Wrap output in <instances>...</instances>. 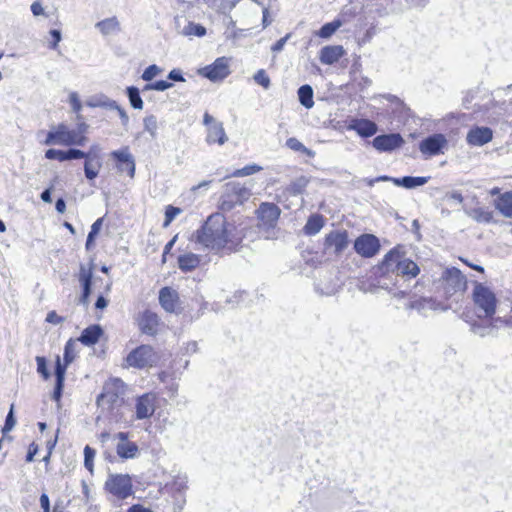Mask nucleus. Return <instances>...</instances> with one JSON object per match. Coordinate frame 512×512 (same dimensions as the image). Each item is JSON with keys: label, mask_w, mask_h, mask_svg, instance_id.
<instances>
[{"label": "nucleus", "mask_w": 512, "mask_h": 512, "mask_svg": "<svg viewBox=\"0 0 512 512\" xmlns=\"http://www.w3.org/2000/svg\"><path fill=\"white\" fill-rule=\"evenodd\" d=\"M69 103L74 112L79 113L82 109V104L79 99V95L76 92H71L69 94Z\"/></svg>", "instance_id": "51"}, {"label": "nucleus", "mask_w": 512, "mask_h": 512, "mask_svg": "<svg viewBox=\"0 0 512 512\" xmlns=\"http://www.w3.org/2000/svg\"><path fill=\"white\" fill-rule=\"evenodd\" d=\"M90 153H85L79 149H69L68 151H65V161L72 160V159H81L86 158L89 159Z\"/></svg>", "instance_id": "48"}, {"label": "nucleus", "mask_w": 512, "mask_h": 512, "mask_svg": "<svg viewBox=\"0 0 512 512\" xmlns=\"http://www.w3.org/2000/svg\"><path fill=\"white\" fill-rule=\"evenodd\" d=\"M103 331L99 325H91L83 330L81 336L76 340L86 346L94 345L98 342Z\"/></svg>", "instance_id": "26"}, {"label": "nucleus", "mask_w": 512, "mask_h": 512, "mask_svg": "<svg viewBox=\"0 0 512 512\" xmlns=\"http://www.w3.org/2000/svg\"><path fill=\"white\" fill-rule=\"evenodd\" d=\"M45 157L49 160L57 159L60 162L65 161V151L57 150V149H48L45 152Z\"/></svg>", "instance_id": "50"}, {"label": "nucleus", "mask_w": 512, "mask_h": 512, "mask_svg": "<svg viewBox=\"0 0 512 512\" xmlns=\"http://www.w3.org/2000/svg\"><path fill=\"white\" fill-rule=\"evenodd\" d=\"M100 168H101L100 162H97L94 165L92 163V158L89 157V159H86V162L84 164V172H85L86 178L89 180H94L98 176Z\"/></svg>", "instance_id": "40"}, {"label": "nucleus", "mask_w": 512, "mask_h": 512, "mask_svg": "<svg viewBox=\"0 0 512 512\" xmlns=\"http://www.w3.org/2000/svg\"><path fill=\"white\" fill-rule=\"evenodd\" d=\"M96 455V451L90 446L84 448V465L92 473L93 472V460Z\"/></svg>", "instance_id": "44"}, {"label": "nucleus", "mask_w": 512, "mask_h": 512, "mask_svg": "<svg viewBox=\"0 0 512 512\" xmlns=\"http://www.w3.org/2000/svg\"><path fill=\"white\" fill-rule=\"evenodd\" d=\"M127 512H152V511L148 508L141 506V505H133L128 509Z\"/></svg>", "instance_id": "64"}, {"label": "nucleus", "mask_w": 512, "mask_h": 512, "mask_svg": "<svg viewBox=\"0 0 512 512\" xmlns=\"http://www.w3.org/2000/svg\"><path fill=\"white\" fill-rule=\"evenodd\" d=\"M290 38V34H287L286 36L280 38L272 47L271 50L275 53L280 52L283 50L287 40Z\"/></svg>", "instance_id": "54"}, {"label": "nucleus", "mask_w": 512, "mask_h": 512, "mask_svg": "<svg viewBox=\"0 0 512 512\" xmlns=\"http://www.w3.org/2000/svg\"><path fill=\"white\" fill-rule=\"evenodd\" d=\"M76 346L77 341L70 339L64 348V364L61 363L60 358L57 357L56 367H55V376H56V384L53 392V399L55 401H59L62 395V389L64 385L65 373L67 366L75 359L76 357Z\"/></svg>", "instance_id": "5"}, {"label": "nucleus", "mask_w": 512, "mask_h": 512, "mask_svg": "<svg viewBox=\"0 0 512 512\" xmlns=\"http://www.w3.org/2000/svg\"><path fill=\"white\" fill-rule=\"evenodd\" d=\"M348 246L347 233L333 231L325 238L326 249L333 250L334 253L340 254Z\"/></svg>", "instance_id": "21"}, {"label": "nucleus", "mask_w": 512, "mask_h": 512, "mask_svg": "<svg viewBox=\"0 0 512 512\" xmlns=\"http://www.w3.org/2000/svg\"><path fill=\"white\" fill-rule=\"evenodd\" d=\"M254 80L257 84L261 85L263 88L268 89L270 87V78L267 75L266 71L263 69H260L256 72L254 75Z\"/></svg>", "instance_id": "45"}, {"label": "nucleus", "mask_w": 512, "mask_h": 512, "mask_svg": "<svg viewBox=\"0 0 512 512\" xmlns=\"http://www.w3.org/2000/svg\"><path fill=\"white\" fill-rule=\"evenodd\" d=\"M298 98L305 108L310 109L314 106L313 89L310 85H302L298 89Z\"/></svg>", "instance_id": "34"}, {"label": "nucleus", "mask_w": 512, "mask_h": 512, "mask_svg": "<svg viewBox=\"0 0 512 512\" xmlns=\"http://www.w3.org/2000/svg\"><path fill=\"white\" fill-rule=\"evenodd\" d=\"M280 213L279 207L274 203H261L257 209L260 225L268 229H273L276 226Z\"/></svg>", "instance_id": "13"}, {"label": "nucleus", "mask_w": 512, "mask_h": 512, "mask_svg": "<svg viewBox=\"0 0 512 512\" xmlns=\"http://www.w3.org/2000/svg\"><path fill=\"white\" fill-rule=\"evenodd\" d=\"M468 214L477 222L489 223L492 220V213L482 208H475L471 210Z\"/></svg>", "instance_id": "41"}, {"label": "nucleus", "mask_w": 512, "mask_h": 512, "mask_svg": "<svg viewBox=\"0 0 512 512\" xmlns=\"http://www.w3.org/2000/svg\"><path fill=\"white\" fill-rule=\"evenodd\" d=\"M144 130L148 132L152 139L157 137L158 122L154 115L146 116L143 119Z\"/></svg>", "instance_id": "39"}, {"label": "nucleus", "mask_w": 512, "mask_h": 512, "mask_svg": "<svg viewBox=\"0 0 512 512\" xmlns=\"http://www.w3.org/2000/svg\"><path fill=\"white\" fill-rule=\"evenodd\" d=\"M472 285L471 299L478 319H492L499 304L496 293L485 283L474 281Z\"/></svg>", "instance_id": "3"}, {"label": "nucleus", "mask_w": 512, "mask_h": 512, "mask_svg": "<svg viewBox=\"0 0 512 512\" xmlns=\"http://www.w3.org/2000/svg\"><path fill=\"white\" fill-rule=\"evenodd\" d=\"M87 105L90 107H96V106H105L109 109L116 110L119 114V117L121 119V122L124 126H126L129 122V117L126 113V111L121 108L116 101L114 100H107L103 103H93V102H87Z\"/></svg>", "instance_id": "33"}, {"label": "nucleus", "mask_w": 512, "mask_h": 512, "mask_svg": "<svg viewBox=\"0 0 512 512\" xmlns=\"http://www.w3.org/2000/svg\"><path fill=\"white\" fill-rule=\"evenodd\" d=\"M15 424H16V420L13 415V406H12L7 417H6L3 432L6 433V432L11 431L13 429V427L15 426Z\"/></svg>", "instance_id": "52"}, {"label": "nucleus", "mask_w": 512, "mask_h": 512, "mask_svg": "<svg viewBox=\"0 0 512 512\" xmlns=\"http://www.w3.org/2000/svg\"><path fill=\"white\" fill-rule=\"evenodd\" d=\"M380 248L379 240L371 234H363L359 236L354 243L355 251L362 257H373Z\"/></svg>", "instance_id": "14"}, {"label": "nucleus", "mask_w": 512, "mask_h": 512, "mask_svg": "<svg viewBox=\"0 0 512 512\" xmlns=\"http://www.w3.org/2000/svg\"><path fill=\"white\" fill-rule=\"evenodd\" d=\"M172 86H173L172 83L164 81V80H160V81H156L151 84H147L144 87V90L165 91V90L171 88Z\"/></svg>", "instance_id": "47"}, {"label": "nucleus", "mask_w": 512, "mask_h": 512, "mask_svg": "<svg viewBox=\"0 0 512 512\" xmlns=\"http://www.w3.org/2000/svg\"><path fill=\"white\" fill-rule=\"evenodd\" d=\"M442 279L445 283L446 293L452 295L456 292H463L467 286V279L461 271L455 267L447 268L443 274Z\"/></svg>", "instance_id": "11"}, {"label": "nucleus", "mask_w": 512, "mask_h": 512, "mask_svg": "<svg viewBox=\"0 0 512 512\" xmlns=\"http://www.w3.org/2000/svg\"><path fill=\"white\" fill-rule=\"evenodd\" d=\"M37 451H38V446L36 444L32 443L29 446V450H28V453H27V456H26V461L27 462H32L33 459H34L35 454L37 453Z\"/></svg>", "instance_id": "62"}, {"label": "nucleus", "mask_w": 512, "mask_h": 512, "mask_svg": "<svg viewBox=\"0 0 512 512\" xmlns=\"http://www.w3.org/2000/svg\"><path fill=\"white\" fill-rule=\"evenodd\" d=\"M157 362V356L150 345H141L132 350L126 357L130 367L143 369L152 367Z\"/></svg>", "instance_id": "8"}, {"label": "nucleus", "mask_w": 512, "mask_h": 512, "mask_svg": "<svg viewBox=\"0 0 512 512\" xmlns=\"http://www.w3.org/2000/svg\"><path fill=\"white\" fill-rule=\"evenodd\" d=\"M86 137L82 136L79 132L74 129H70L66 124L61 123L56 126H52L50 131L47 133L44 141L45 145H84Z\"/></svg>", "instance_id": "4"}, {"label": "nucleus", "mask_w": 512, "mask_h": 512, "mask_svg": "<svg viewBox=\"0 0 512 512\" xmlns=\"http://www.w3.org/2000/svg\"><path fill=\"white\" fill-rule=\"evenodd\" d=\"M341 26L342 22L340 20H334L324 24L317 34L319 37L327 39L331 37Z\"/></svg>", "instance_id": "37"}, {"label": "nucleus", "mask_w": 512, "mask_h": 512, "mask_svg": "<svg viewBox=\"0 0 512 512\" xmlns=\"http://www.w3.org/2000/svg\"><path fill=\"white\" fill-rule=\"evenodd\" d=\"M95 26L104 36L115 33L120 29V23L116 17L106 18L97 22Z\"/></svg>", "instance_id": "30"}, {"label": "nucleus", "mask_w": 512, "mask_h": 512, "mask_svg": "<svg viewBox=\"0 0 512 512\" xmlns=\"http://www.w3.org/2000/svg\"><path fill=\"white\" fill-rule=\"evenodd\" d=\"M348 129L356 131L362 137H370L377 132V125L368 119H353Z\"/></svg>", "instance_id": "24"}, {"label": "nucleus", "mask_w": 512, "mask_h": 512, "mask_svg": "<svg viewBox=\"0 0 512 512\" xmlns=\"http://www.w3.org/2000/svg\"><path fill=\"white\" fill-rule=\"evenodd\" d=\"M286 146L296 152H302L303 154L307 155L308 157L313 158L315 156V152L311 149L307 148L303 145L302 142H300L295 137H290L286 140Z\"/></svg>", "instance_id": "35"}, {"label": "nucleus", "mask_w": 512, "mask_h": 512, "mask_svg": "<svg viewBox=\"0 0 512 512\" xmlns=\"http://www.w3.org/2000/svg\"><path fill=\"white\" fill-rule=\"evenodd\" d=\"M496 321H499L500 324L505 325L506 327L512 329V309L509 314L504 317H497Z\"/></svg>", "instance_id": "58"}, {"label": "nucleus", "mask_w": 512, "mask_h": 512, "mask_svg": "<svg viewBox=\"0 0 512 512\" xmlns=\"http://www.w3.org/2000/svg\"><path fill=\"white\" fill-rule=\"evenodd\" d=\"M173 488L177 491H184L187 488V479L185 476L177 477L173 483Z\"/></svg>", "instance_id": "53"}, {"label": "nucleus", "mask_w": 512, "mask_h": 512, "mask_svg": "<svg viewBox=\"0 0 512 512\" xmlns=\"http://www.w3.org/2000/svg\"><path fill=\"white\" fill-rule=\"evenodd\" d=\"M447 143L443 134H433L420 142L419 149L424 155L434 156L442 153Z\"/></svg>", "instance_id": "15"}, {"label": "nucleus", "mask_w": 512, "mask_h": 512, "mask_svg": "<svg viewBox=\"0 0 512 512\" xmlns=\"http://www.w3.org/2000/svg\"><path fill=\"white\" fill-rule=\"evenodd\" d=\"M251 192L250 189L238 182H230L225 185L223 195L221 197V205L223 209L230 210L237 204H242L248 200Z\"/></svg>", "instance_id": "7"}, {"label": "nucleus", "mask_w": 512, "mask_h": 512, "mask_svg": "<svg viewBox=\"0 0 512 512\" xmlns=\"http://www.w3.org/2000/svg\"><path fill=\"white\" fill-rule=\"evenodd\" d=\"M198 73L212 82L222 81L230 74L229 60L219 57L212 64L200 68Z\"/></svg>", "instance_id": "9"}, {"label": "nucleus", "mask_w": 512, "mask_h": 512, "mask_svg": "<svg viewBox=\"0 0 512 512\" xmlns=\"http://www.w3.org/2000/svg\"><path fill=\"white\" fill-rule=\"evenodd\" d=\"M157 395L149 392L135 399V418L137 420L149 419L156 410Z\"/></svg>", "instance_id": "12"}, {"label": "nucleus", "mask_w": 512, "mask_h": 512, "mask_svg": "<svg viewBox=\"0 0 512 512\" xmlns=\"http://www.w3.org/2000/svg\"><path fill=\"white\" fill-rule=\"evenodd\" d=\"M36 362H37L38 373H40L44 377V379H48L50 374L47 369L46 359L44 357L37 356Z\"/></svg>", "instance_id": "49"}, {"label": "nucleus", "mask_w": 512, "mask_h": 512, "mask_svg": "<svg viewBox=\"0 0 512 512\" xmlns=\"http://www.w3.org/2000/svg\"><path fill=\"white\" fill-rule=\"evenodd\" d=\"M178 299V293L170 287H164L159 291V303L166 312L176 311Z\"/></svg>", "instance_id": "23"}, {"label": "nucleus", "mask_w": 512, "mask_h": 512, "mask_svg": "<svg viewBox=\"0 0 512 512\" xmlns=\"http://www.w3.org/2000/svg\"><path fill=\"white\" fill-rule=\"evenodd\" d=\"M138 325L142 333L155 335L160 326L158 315L150 310H145L138 318Z\"/></svg>", "instance_id": "16"}, {"label": "nucleus", "mask_w": 512, "mask_h": 512, "mask_svg": "<svg viewBox=\"0 0 512 512\" xmlns=\"http://www.w3.org/2000/svg\"><path fill=\"white\" fill-rule=\"evenodd\" d=\"M402 143L403 139L399 134L380 135L373 139V147L378 151H392Z\"/></svg>", "instance_id": "19"}, {"label": "nucleus", "mask_w": 512, "mask_h": 512, "mask_svg": "<svg viewBox=\"0 0 512 512\" xmlns=\"http://www.w3.org/2000/svg\"><path fill=\"white\" fill-rule=\"evenodd\" d=\"M492 130L488 127H474L467 133L466 140L472 146H482L492 140Z\"/></svg>", "instance_id": "20"}, {"label": "nucleus", "mask_w": 512, "mask_h": 512, "mask_svg": "<svg viewBox=\"0 0 512 512\" xmlns=\"http://www.w3.org/2000/svg\"><path fill=\"white\" fill-rule=\"evenodd\" d=\"M345 50L341 45L324 46L319 52V60L322 64L332 65L336 63L343 55Z\"/></svg>", "instance_id": "22"}, {"label": "nucleus", "mask_w": 512, "mask_h": 512, "mask_svg": "<svg viewBox=\"0 0 512 512\" xmlns=\"http://www.w3.org/2000/svg\"><path fill=\"white\" fill-rule=\"evenodd\" d=\"M102 221H103L102 218H99L92 224L91 230L88 234L90 236V238H95L98 235V233L102 227Z\"/></svg>", "instance_id": "55"}, {"label": "nucleus", "mask_w": 512, "mask_h": 512, "mask_svg": "<svg viewBox=\"0 0 512 512\" xmlns=\"http://www.w3.org/2000/svg\"><path fill=\"white\" fill-rule=\"evenodd\" d=\"M138 446L131 441L119 442L116 446V453L122 459H133L138 454Z\"/></svg>", "instance_id": "28"}, {"label": "nucleus", "mask_w": 512, "mask_h": 512, "mask_svg": "<svg viewBox=\"0 0 512 512\" xmlns=\"http://www.w3.org/2000/svg\"><path fill=\"white\" fill-rule=\"evenodd\" d=\"M105 489L117 499L124 500L133 494L132 479L128 474H110Z\"/></svg>", "instance_id": "6"}, {"label": "nucleus", "mask_w": 512, "mask_h": 512, "mask_svg": "<svg viewBox=\"0 0 512 512\" xmlns=\"http://www.w3.org/2000/svg\"><path fill=\"white\" fill-rule=\"evenodd\" d=\"M181 34L184 36L202 37L206 34V29L204 26H202L200 24H196L194 22H188L181 30Z\"/></svg>", "instance_id": "36"}, {"label": "nucleus", "mask_w": 512, "mask_h": 512, "mask_svg": "<svg viewBox=\"0 0 512 512\" xmlns=\"http://www.w3.org/2000/svg\"><path fill=\"white\" fill-rule=\"evenodd\" d=\"M496 209L505 217L512 218V192H505L495 201Z\"/></svg>", "instance_id": "27"}, {"label": "nucleus", "mask_w": 512, "mask_h": 512, "mask_svg": "<svg viewBox=\"0 0 512 512\" xmlns=\"http://www.w3.org/2000/svg\"><path fill=\"white\" fill-rule=\"evenodd\" d=\"M63 318L59 316L55 311H51L47 314L46 321L52 324H60L63 322Z\"/></svg>", "instance_id": "56"}, {"label": "nucleus", "mask_w": 512, "mask_h": 512, "mask_svg": "<svg viewBox=\"0 0 512 512\" xmlns=\"http://www.w3.org/2000/svg\"><path fill=\"white\" fill-rule=\"evenodd\" d=\"M40 506L43 509V512L50 511V501L47 494H42L40 496Z\"/></svg>", "instance_id": "61"}, {"label": "nucleus", "mask_w": 512, "mask_h": 512, "mask_svg": "<svg viewBox=\"0 0 512 512\" xmlns=\"http://www.w3.org/2000/svg\"><path fill=\"white\" fill-rule=\"evenodd\" d=\"M323 225L324 219L321 215H312L308 218L304 226V232L307 235H315L322 229Z\"/></svg>", "instance_id": "32"}, {"label": "nucleus", "mask_w": 512, "mask_h": 512, "mask_svg": "<svg viewBox=\"0 0 512 512\" xmlns=\"http://www.w3.org/2000/svg\"><path fill=\"white\" fill-rule=\"evenodd\" d=\"M197 240L208 249L221 251L234 249L242 237L233 223L228 222L221 213H215L197 232Z\"/></svg>", "instance_id": "1"}, {"label": "nucleus", "mask_w": 512, "mask_h": 512, "mask_svg": "<svg viewBox=\"0 0 512 512\" xmlns=\"http://www.w3.org/2000/svg\"><path fill=\"white\" fill-rule=\"evenodd\" d=\"M31 11L34 16L44 15V8L40 1H34L31 5Z\"/></svg>", "instance_id": "57"}, {"label": "nucleus", "mask_w": 512, "mask_h": 512, "mask_svg": "<svg viewBox=\"0 0 512 512\" xmlns=\"http://www.w3.org/2000/svg\"><path fill=\"white\" fill-rule=\"evenodd\" d=\"M182 212V210L178 207L167 206L165 210V221L163 226L167 227L170 223Z\"/></svg>", "instance_id": "43"}, {"label": "nucleus", "mask_w": 512, "mask_h": 512, "mask_svg": "<svg viewBox=\"0 0 512 512\" xmlns=\"http://www.w3.org/2000/svg\"><path fill=\"white\" fill-rule=\"evenodd\" d=\"M429 180V177H412V176H405L398 179H393V183L396 186H402L406 189H412L418 186L425 185Z\"/></svg>", "instance_id": "29"}, {"label": "nucleus", "mask_w": 512, "mask_h": 512, "mask_svg": "<svg viewBox=\"0 0 512 512\" xmlns=\"http://www.w3.org/2000/svg\"><path fill=\"white\" fill-rule=\"evenodd\" d=\"M168 78L172 81H185L179 69L171 70L168 74Z\"/></svg>", "instance_id": "60"}, {"label": "nucleus", "mask_w": 512, "mask_h": 512, "mask_svg": "<svg viewBox=\"0 0 512 512\" xmlns=\"http://www.w3.org/2000/svg\"><path fill=\"white\" fill-rule=\"evenodd\" d=\"M432 306H433V303L430 299H421V300L415 302V304L412 307H415L418 310H421V309H425V308H432Z\"/></svg>", "instance_id": "59"}, {"label": "nucleus", "mask_w": 512, "mask_h": 512, "mask_svg": "<svg viewBox=\"0 0 512 512\" xmlns=\"http://www.w3.org/2000/svg\"><path fill=\"white\" fill-rule=\"evenodd\" d=\"M127 96L129 98V102H130L131 106L134 109L141 110L143 108V101L140 97V92H139L138 88H136L134 86L128 87L127 88Z\"/></svg>", "instance_id": "38"}, {"label": "nucleus", "mask_w": 512, "mask_h": 512, "mask_svg": "<svg viewBox=\"0 0 512 512\" xmlns=\"http://www.w3.org/2000/svg\"><path fill=\"white\" fill-rule=\"evenodd\" d=\"M380 270L383 275L392 273L396 276L393 285L397 284L399 276L416 277L420 272L419 266L414 261L406 258L399 248L390 250L384 256V259L380 265ZM377 288L387 290L396 298H403L405 295L404 291L394 292L393 289L389 286L387 277L385 276H382L378 280Z\"/></svg>", "instance_id": "2"}, {"label": "nucleus", "mask_w": 512, "mask_h": 512, "mask_svg": "<svg viewBox=\"0 0 512 512\" xmlns=\"http://www.w3.org/2000/svg\"><path fill=\"white\" fill-rule=\"evenodd\" d=\"M111 156L119 162L117 168L120 172H127L131 178L134 177L135 161L127 147L121 150L113 151Z\"/></svg>", "instance_id": "17"}, {"label": "nucleus", "mask_w": 512, "mask_h": 512, "mask_svg": "<svg viewBox=\"0 0 512 512\" xmlns=\"http://www.w3.org/2000/svg\"><path fill=\"white\" fill-rule=\"evenodd\" d=\"M78 280L82 286V295L79 303L87 307L89 305V296L91 294L92 285V267L81 265L79 269Z\"/></svg>", "instance_id": "18"}, {"label": "nucleus", "mask_w": 512, "mask_h": 512, "mask_svg": "<svg viewBox=\"0 0 512 512\" xmlns=\"http://www.w3.org/2000/svg\"><path fill=\"white\" fill-rule=\"evenodd\" d=\"M203 124L207 127L206 142L208 144L217 143L223 145L227 142L228 137L222 122L215 120L209 113H205L203 116Z\"/></svg>", "instance_id": "10"}, {"label": "nucleus", "mask_w": 512, "mask_h": 512, "mask_svg": "<svg viewBox=\"0 0 512 512\" xmlns=\"http://www.w3.org/2000/svg\"><path fill=\"white\" fill-rule=\"evenodd\" d=\"M262 170V167L257 164H249L241 169H237L232 173L234 177H245L255 174Z\"/></svg>", "instance_id": "42"}, {"label": "nucleus", "mask_w": 512, "mask_h": 512, "mask_svg": "<svg viewBox=\"0 0 512 512\" xmlns=\"http://www.w3.org/2000/svg\"><path fill=\"white\" fill-rule=\"evenodd\" d=\"M487 322H474L471 325V331L480 337H486L494 335L498 326L499 321H496V318L492 317V319H486Z\"/></svg>", "instance_id": "25"}, {"label": "nucleus", "mask_w": 512, "mask_h": 512, "mask_svg": "<svg viewBox=\"0 0 512 512\" xmlns=\"http://www.w3.org/2000/svg\"><path fill=\"white\" fill-rule=\"evenodd\" d=\"M200 263V258L198 255L193 253H186L178 258L179 268L182 271H191L195 269Z\"/></svg>", "instance_id": "31"}, {"label": "nucleus", "mask_w": 512, "mask_h": 512, "mask_svg": "<svg viewBox=\"0 0 512 512\" xmlns=\"http://www.w3.org/2000/svg\"><path fill=\"white\" fill-rule=\"evenodd\" d=\"M161 68L158 67L157 65L153 64V65H150L148 66L143 74H142V79L145 80V81H151L153 78H155L157 75H159L161 73Z\"/></svg>", "instance_id": "46"}, {"label": "nucleus", "mask_w": 512, "mask_h": 512, "mask_svg": "<svg viewBox=\"0 0 512 512\" xmlns=\"http://www.w3.org/2000/svg\"><path fill=\"white\" fill-rule=\"evenodd\" d=\"M107 305H108V300L105 299V297L103 295L98 296L96 303H95V308L103 310L107 307Z\"/></svg>", "instance_id": "63"}]
</instances>
